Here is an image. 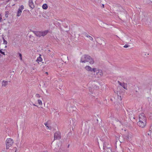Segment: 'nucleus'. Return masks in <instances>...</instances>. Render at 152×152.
<instances>
[{
  "instance_id": "5",
  "label": "nucleus",
  "mask_w": 152,
  "mask_h": 152,
  "mask_svg": "<svg viewBox=\"0 0 152 152\" xmlns=\"http://www.w3.org/2000/svg\"><path fill=\"white\" fill-rule=\"evenodd\" d=\"M85 69L88 71L90 72H95L97 70V69L96 68H92L90 66H87L85 67Z\"/></svg>"
},
{
  "instance_id": "4",
  "label": "nucleus",
  "mask_w": 152,
  "mask_h": 152,
  "mask_svg": "<svg viewBox=\"0 0 152 152\" xmlns=\"http://www.w3.org/2000/svg\"><path fill=\"white\" fill-rule=\"evenodd\" d=\"M75 108L74 106L71 105L70 103H68L66 109L68 112H70L73 111L75 109Z\"/></svg>"
},
{
  "instance_id": "3",
  "label": "nucleus",
  "mask_w": 152,
  "mask_h": 152,
  "mask_svg": "<svg viewBox=\"0 0 152 152\" xmlns=\"http://www.w3.org/2000/svg\"><path fill=\"white\" fill-rule=\"evenodd\" d=\"M139 121H143L145 124V123H146V118L145 116V114L144 113H142L139 115Z\"/></svg>"
},
{
  "instance_id": "31",
  "label": "nucleus",
  "mask_w": 152,
  "mask_h": 152,
  "mask_svg": "<svg viewBox=\"0 0 152 152\" xmlns=\"http://www.w3.org/2000/svg\"><path fill=\"white\" fill-rule=\"evenodd\" d=\"M129 45H125L124 46V48H128L129 47Z\"/></svg>"
},
{
  "instance_id": "12",
  "label": "nucleus",
  "mask_w": 152,
  "mask_h": 152,
  "mask_svg": "<svg viewBox=\"0 0 152 152\" xmlns=\"http://www.w3.org/2000/svg\"><path fill=\"white\" fill-rule=\"evenodd\" d=\"M107 146H110L109 144V140H107L106 141H105L104 143L103 144V147H106Z\"/></svg>"
},
{
  "instance_id": "40",
  "label": "nucleus",
  "mask_w": 152,
  "mask_h": 152,
  "mask_svg": "<svg viewBox=\"0 0 152 152\" xmlns=\"http://www.w3.org/2000/svg\"><path fill=\"white\" fill-rule=\"evenodd\" d=\"M145 20L144 19V18H143L142 19V20L143 21H144Z\"/></svg>"
},
{
  "instance_id": "26",
  "label": "nucleus",
  "mask_w": 152,
  "mask_h": 152,
  "mask_svg": "<svg viewBox=\"0 0 152 152\" xmlns=\"http://www.w3.org/2000/svg\"><path fill=\"white\" fill-rule=\"evenodd\" d=\"M2 49H0V53H1L4 55H5L4 53V52L2 51Z\"/></svg>"
},
{
  "instance_id": "14",
  "label": "nucleus",
  "mask_w": 152,
  "mask_h": 152,
  "mask_svg": "<svg viewBox=\"0 0 152 152\" xmlns=\"http://www.w3.org/2000/svg\"><path fill=\"white\" fill-rule=\"evenodd\" d=\"M118 83L121 86H122L124 89L127 90V86L124 83H121L119 81H118Z\"/></svg>"
},
{
  "instance_id": "20",
  "label": "nucleus",
  "mask_w": 152,
  "mask_h": 152,
  "mask_svg": "<svg viewBox=\"0 0 152 152\" xmlns=\"http://www.w3.org/2000/svg\"><path fill=\"white\" fill-rule=\"evenodd\" d=\"M8 11H6L5 12V17H4V20H5L6 18H7L8 17Z\"/></svg>"
},
{
  "instance_id": "33",
  "label": "nucleus",
  "mask_w": 152,
  "mask_h": 152,
  "mask_svg": "<svg viewBox=\"0 0 152 152\" xmlns=\"http://www.w3.org/2000/svg\"><path fill=\"white\" fill-rule=\"evenodd\" d=\"M50 50H48V54H50Z\"/></svg>"
},
{
  "instance_id": "1",
  "label": "nucleus",
  "mask_w": 152,
  "mask_h": 152,
  "mask_svg": "<svg viewBox=\"0 0 152 152\" xmlns=\"http://www.w3.org/2000/svg\"><path fill=\"white\" fill-rule=\"evenodd\" d=\"M80 62L82 63L89 62L91 64H93L94 63L93 59L90 56L87 55H83L82 56Z\"/></svg>"
},
{
  "instance_id": "42",
  "label": "nucleus",
  "mask_w": 152,
  "mask_h": 152,
  "mask_svg": "<svg viewBox=\"0 0 152 152\" xmlns=\"http://www.w3.org/2000/svg\"><path fill=\"white\" fill-rule=\"evenodd\" d=\"M9 23H10L9 22H8Z\"/></svg>"
},
{
  "instance_id": "15",
  "label": "nucleus",
  "mask_w": 152,
  "mask_h": 152,
  "mask_svg": "<svg viewBox=\"0 0 152 152\" xmlns=\"http://www.w3.org/2000/svg\"><path fill=\"white\" fill-rule=\"evenodd\" d=\"M33 32L37 36L39 37H40L41 36V32L33 31Z\"/></svg>"
},
{
  "instance_id": "41",
  "label": "nucleus",
  "mask_w": 152,
  "mask_h": 152,
  "mask_svg": "<svg viewBox=\"0 0 152 152\" xmlns=\"http://www.w3.org/2000/svg\"><path fill=\"white\" fill-rule=\"evenodd\" d=\"M46 73L47 74H48V73L47 72H46Z\"/></svg>"
},
{
  "instance_id": "22",
  "label": "nucleus",
  "mask_w": 152,
  "mask_h": 152,
  "mask_svg": "<svg viewBox=\"0 0 152 152\" xmlns=\"http://www.w3.org/2000/svg\"><path fill=\"white\" fill-rule=\"evenodd\" d=\"M48 5L46 4H44L43 5L42 7L43 9L46 10L48 8Z\"/></svg>"
},
{
  "instance_id": "29",
  "label": "nucleus",
  "mask_w": 152,
  "mask_h": 152,
  "mask_svg": "<svg viewBox=\"0 0 152 152\" xmlns=\"http://www.w3.org/2000/svg\"><path fill=\"white\" fill-rule=\"evenodd\" d=\"M36 96L37 98H39L40 96L38 94H36L35 95Z\"/></svg>"
},
{
  "instance_id": "2",
  "label": "nucleus",
  "mask_w": 152,
  "mask_h": 152,
  "mask_svg": "<svg viewBox=\"0 0 152 152\" xmlns=\"http://www.w3.org/2000/svg\"><path fill=\"white\" fill-rule=\"evenodd\" d=\"M14 143L13 140L11 138H7L6 141V149H8L12 146Z\"/></svg>"
},
{
  "instance_id": "37",
  "label": "nucleus",
  "mask_w": 152,
  "mask_h": 152,
  "mask_svg": "<svg viewBox=\"0 0 152 152\" xmlns=\"http://www.w3.org/2000/svg\"><path fill=\"white\" fill-rule=\"evenodd\" d=\"M33 105L34 106H37V105L35 104H33Z\"/></svg>"
},
{
  "instance_id": "30",
  "label": "nucleus",
  "mask_w": 152,
  "mask_h": 152,
  "mask_svg": "<svg viewBox=\"0 0 152 152\" xmlns=\"http://www.w3.org/2000/svg\"><path fill=\"white\" fill-rule=\"evenodd\" d=\"M3 19L1 18V14H0V22H1L2 21Z\"/></svg>"
},
{
  "instance_id": "16",
  "label": "nucleus",
  "mask_w": 152,
  "mask_h": 152,
  "mask_svg": "<svg viewBox=\"0 0 152 152\" xmlns=\"http://www.w3.org/2000/svg\"><path fill=\"white\" fill-rule=\"evenodd\" d=\"M8 81L5 80H3L1 83L2 86L5 87L8 85Z\"/></svg>"
},
{
  "instance_id": "8",
  "label": "nucleus",
  "mask_w": 152,
  "mask_h": 152,
  "mask_svg": "<svg viewBox=\"0 0 152 152\" xmlns=\"http://www.w3.org/2000/svg\"><path fill=\"white\" fill-rule=\"evenodd\" d=\"M98 39L97 40L96 39V42H98L99 44L102 45L103 43H104L105 44V43L104 40L101 38H99L98 37L96 38Z\"/></svg>"
},
{
  "instance_id": "7",
  "label": "nucleus",
  "mask_w": 152,
  "mask_h": 152,
  "mask_svg": "<svg viewBox=\"0 0 152 152\" xmlns=\"http://www.w3.org/2000/svg\"><path fill=\"white\" fill-rule=\"evenodd\" d=\"M146 123H145V124L144 123V122L142 121H139L137 123V124L139 126L142 127V128H144L146 126Z\"/></svg>"
},
{
  "instance_id": "27",
  "label": "nucleus",
  "mask_w": 152,
  "mask_h": 152,
  "mask_svg": "<svg viewBox=\"0 0 152 152\" xmlns=\"http://www.w3.org/2000/svg\"><path fill=\"white\" fill-rule=\"evenodd\" d=\"M19 8L21 10H22L24 9V6L23 5H22Z\"/></svg>"
},
{
  "instance_id": "38",
  "label": "nucleus",
  "mask_w": 152,
  "mask_h": 152,
  "mask_svg": "<svg viewBox=\"0 0 152 152\" xmlns=\"http://www.w3.org/2000/svg\"><path fill=\"white\" fill-rule=\"evenodd\" d=\"M102 7L103 8H104V4H102Z\"/></svg>"
},
{
  "instance_id": "9",
  "label": "nucleus",
  "mask_w": 152,
  "mask_h": 152,
  "mask_svg": "<svg viewBox=\"0 0 152 152\" xmlns=\"http://www.w3.org/2000/svg\"><path fill=\"white\" fill-rule=\"evenodd\" d=\"M61 146L60 145L59 146L58 145H56V147L54 149L55 151L56 152H62V150L61 149Z\"/></svg>"
},
{
  "instance_id": "24",
  "label": "nucleus",
  "mask_w": 152,
  "mask_h": 152,
  "mask_svg": "<svg viewBox=\"0 0 152 152\" xmlns=\"http://www.w3.org/2000/svg\"><path fill=\"white\" fill-rule=\"evenodd\" d=\"M3 39L4 43L5 45H7V42L4 39V38L3 37Z\"/></svg>"
},
{
  "instance_id": "25",
  "label": "nucleus",
  "mask_w": 152,
  "mask_h": 152,
  "mask_svg": "<svg viewBox=\"0 0 152 152\" xmlns=\"http://www.w3.org/2000/svg\"><path fill=\"white\" fill-rule=\"evenodd\" d=\"M19 56L20 57V59L21 60H22V55L20 53H19Z\"/></svg>"
},
{
  "instance_id": "21",
  "label": "nucleus",
  "mask_w": 152,
  "mask_h": 152,
  "mask_svg": "<svg viewBox=\"0 0 152 152\" xmlns=\"http://www.w3.org/2000/svg\"><path fill=\"white\" fill-rule=\"evenodd\" d=\"M42 60V58L39 56L38 58L36 60V61H37L38 63L39 62H41Z\"/></svg>"
},
{
  "instance_id": "43",
  "label": "nucleus",
  "mask_w": 152,
  "mask_h": 152,
  "mask_svg": "<svg viewBox=\"0 0 152 152\" xmlns=\"http://www.w3.org/2000/svg\"><path fill=\"white\" fill-rule=\"evenodd\" d=\"M55 110H53V111H55Z\"/></svg>"
},
{
  "instance_id": "39",
  "label": "nucleus",
  "mask_w": 152,
  "mask_h": 152,
  "mask_svg": "<svg viewBox=\"0 0 152 152\" xmlns=\"http://www.w3.org/2000/svg\"><path fill=\"white\" fill-rule=\"evenodd\" d=\"M117 123L119 122V123H120V124H121V122H119V121L118 122V121H117Z\"/></svg>"
},
{
  "instance_id": "11",
  "label": "nucleus",
  "mask_w": 152,
  "mask_h": 152,
  "mask_svg": "<svg viewBox=\"0 0 152 152\" xmlns=\"http://www.w3.org/2000/svg\"><path fill=\"white\" fill-rule=\"evenodd\" d=\"M95 73H96L98 76L99 75L100 76H102L103 74L101 70H100L97 69V70Z\"/></svg>"
},
{
  "instance_id": "17",
  "label": "nucleus",
  "mask_w": 152,
  "mask_h": 152,
  "mask_svg": "<svg viewBox=\"0 0 152 152\" xmlns=\"http://www.w3.org/2000/svg\"><path fill=\"white\" fill-rule=\"evenodd\" d=\"M48 32V30H45L44 31H43L41 32V36H44L46 35Z\"/></svg>"
},
{
  "instance_id": "6",
  "label": "nucleus",
  "mask_w": 152,
  "mask_h": 152,
  "mask_svg": "<svg viewBox=\"0 0 152 152\" xmlns=\"http://www.w3.org/2000/svg\"><path fill=\"white\" fill-rule=\"evenodd\" d=\"M61 138V133L59 132H57L54 134V140H59Z\"/></svg>"
},
{
  "instance_id": "36",
  "label": "nucleus",
  "mask_w": 152,
  "mask_h": 152,
  "mask_svg": "<svg viewBox=\"0 0 152 152\" xmlns=\"http://www.w3.org/2000/svg\"><path fill=\"white\" fill-rule=\"evenodd\" d=\"M65 58H67V60H68V57H66V56H65Z\"/></svg>"
},
{
  "instance_id": "19",
  "label": "nucleus",
  "mask_w": 152,
  "mask_h": 152,
  "mask_svg": "<svg viewBox=\"0 0 152 152\" xmlns=\"http://www.w3.org/2000/svg\"><path fill=\"white\" fill-rule=\"evenodd\" d=\"M85 36L86 37L88 38L90 40H91V41L93 40V38L92 37H91V36L89 35L88 34L86 33L85 34Z\"/></svg>"
},
{
  "instance_id": "34",
  "label": "nucleus",
  "mask_w": 152,
  "mask_h": 152,
  "mask_svg": "<svg viewBox=\"0 0 152 152\" xmlns=\"http://www.w3.org/2000/svg\"><path fill=\"white\" fill-rule=\"evenodd\" d=\"M127 150H128V151H127L128 152H129L130 151V149L129 148H127Z\"/></svg>"
},
{
  "instance_id": "23",
  "label": "nucleus",
  "mask_w": 152,
  "mask_h": 152,
  "mask_svg": "<svg viewBox=\"0 0 152 152\" xmlns=\"http://www.w3.org/2000/svg\"><path fill=\"white\" fill-rule=\"evenodd\" d=\"M38 104H39L40 105H42V101L40 100H39V99H38Z\"/></svg>"
},
{
  "instance_id": "32",
  "label": "nucleus",
  "mask_w": 152,
  "mask_h": 152,
  "mask_svg": "<svg viewBox=\"0 0 152 152\" xmlns=\"http://www.w3.org/2000/svg\"><path fill=\"white\" fill-rule=\"evenodd\" d=\"M152 132V131H151V130H150V133H148V135H151V132Z\"/></svg>"
},
{
  "instance_id": "10",
  "label": "nucleus",
  "mask_w": 152,
  "mask_h": 152,
  "mask_svg": "<svg viewBox=\"0 0 152 152\" xmlns=\"http://www.w3.org/2000/svg\"><path fill=\"white\" fill-rule=\"evenodd\" d=\"M104 152H111V150L110 146H107L106 147H103Z\"/></svg>"
},
{
  "instance_id": "28",
  "label": "nucleus",
  "mask_w": 152,
  "mask_h": 152,
  "mask_svg": "<svg viewBox=\"0 0 152 152\" xmlns=\"http://www.w3.org/2000/svg\"><path fill=\"white\" fill-rule=\"evenodd\" d=\"M44 124L45 125L46 127L48 128L49 129H50L49 127L48 126V124L47 123H45Z\"/></svg>"
},
{
  "instance_id": "35",
  "label": "nucleus",
  "mask_w": 152,
  "mask_h": 152,
  "mask_svg": "<svg viewBox=\"0 0 152 152\" xmlns=\"http://www.w3.org/2000/svg\"><path fill=\"white\" fill-rule=\"evenodd\" d=\"M15 149H16V150H15V152H16V151H17V148L16 147H15Z\"/></svg>"
},
{
  "instance_id": "18",
  "label": "nucleus",
  "mask_w": 152,
  "mask_h": 152,
  "mask_svg": "<svg viewBox=\"0 0 152 152\" xmlns=\"http://www.w3.org/2000/svg\"><path fill=\"white\" fill-rule=\"evenodd\" d=\"M22 12V10H21L20 9L18 8V12L17 13V16H19L20 15L21 12Z\"/></svg>"
},
{
  "instance_id": "13",
  "label": "nucleus",
  "mask_w": 152,
  "mask_h": 152,
  "mask_svg": "<svg viewBox=\"0 0 152 152\" xmlns=\"http://www.w3.org/2000/svg\"><path fill=\"white\" fill-rule=\"evenodd\" d=\"M29 6L32 9H33L34 7V5L32 0H29Z\"/></svg>"
}]
</instances>
